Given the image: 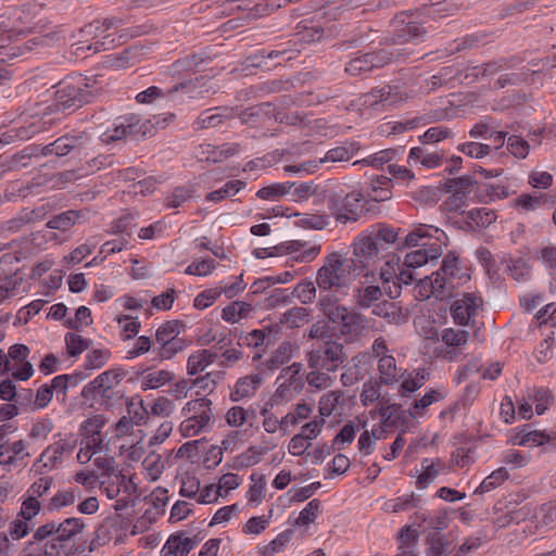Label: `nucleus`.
<instances>
[{"mask_svg":"<svg viewBox=\"0 0 556 556\" xmlns=\"http://www.w3.org/2000/svg\"><path fill=\"white\" fill-rule=\"evenodd\" d=\"M76 491L78 495H80V491L77 488L58 492L47 504V509L51 511L56 508L72 505L76 498Z\"/></svg>","mask_w":556,"mask_h":556,"instance_id":"13d9d810","label":"nucleus"},{"mask_svg":"<svg viewBox=\"0 0 556 556\" xmlns=\"http://www.w3.org/2000/svg\"><path fill=\"white\" fill-rule=\"evenodd\" d=\"M320 501L317 498L312 500L299 514L295 519V526H306L314 522L320 510Z\"/></svg>","mask_w":556,"mask_h":556,"instance_id":"4d7b16f0","label":"nucleus"},{"mask_svg":"<svg viewBox=\"0 0 556 556\" xmlns=\"http://www.w3.org/2000/svg\"><path fill=\"white\" fill-rule=\"evenodd\" d=\"M265 453L266 448L250 446L244 453L236 457L233 468L239 470L256 465Z\"/></svg>","mask_w":556,"mask_h":556,"instance_id":"e433bc0d","label":"nucleus"},{"mask_svg":"<svg viewBox=\"0 0 556 556\" xmlns=\"http://www.w3.org/2000/svg\"><path fill=\"white\" fill-rule=\"evenodd\" d=\"M350 275H354V267L340 252L328 254L323 266L316 273V286L319 294L346 288L350 282Z\"/></svg>","mask_w":556,"mask_h":556,"instance_id":"f03ea898","label":"nucleus"},{"mask_svg":"<svg viewBox=\"0 0 556 556\" xmlns=\"http://www.w3.org/2000/svg\"><path fill=\"white\" fill-rule=\"evenodd\" d=\"M412 55L413 51L407 47H384L365 53L357 52L345 63L344 72L352 77H367L375 70L393 62H405Z\"/></svg>","mask_w":556,"mask_h":556,"instance_id":"f257e3e1","label":"nucleus"},{"mask_svg":"<svg viewBox=\"0 0 556 556\" xmlns=\"http://www.w3.org/2000/svg\"><path fill=\"white\" fill-rule=\"evenodd\" d=\"M529 149V142L519 136L513 135L507 140V150L516 157L525 159Z\"/></svg>","mask_w":556,"mask_h":556,"instance_id":"774afa93","label":"nucleus"},{"mask_svg":"<svg viewBox=\"0 0 556 556\" xmlns=\"http://www.w3.org/2000/svg\"><path fill=\"white\" fill-rule=\"evenodd\" d=\"M93 323L91 311L87 306H79L75 313V318L65 320V327L75 331H81L84 327L90 326Z\"/></svg>","mask_w":556,"mask_h":556,"instance_id":"c03bdc74","label":"nucleus"},{"mask_svg":"<svg viewBox=\"0 0 556 556\" xmlns=\"http://www.w3.org/2000/svg\"><path fill=\"white\" fill-rule=\"evenodd\" d=\"M245 186H247V182L243 180H239V179L230 180V181L226 182L218 190H214V191L207 193L206 200L213 201V202H219L230 195L237 194L240 190L245 188Z\"/></svg>","mask_w":556,"mask_h":556,"instance_id":"c9c22d12","label":"nucleus"},{"mask_svg":"<svg viewBox=\"0 0 556 556\" xmlns=\"http://www.w3.org/2000/svg\"><path fill=\"white\" fill-rule=\"evenodd\" d=\"M361 146L357 141L345 142L343 146L336 147L330 149L324 157H321V162H343L349 161L354 156V154L359 150Z\"/></svg>","mask_w":556,"mask_h":556,"instance_id":"c756f323","label":"nucleus"},{"mask_svg":"<svg viewBox=\"0 0 556 556\" xmlns=\"http://www.w3.org/2000/svg\"><path fill=\"white\" fill-rule=\"evenodd\" d=\"M477 184V180L469 175H465L458 178H447L440 181V185L435 188H426V193L432 200L439 199L442 193H452V197L445 202L450 210L457 211L463 205V199L466 198L472 190V187Z\"/></svg>","mask_w":556,"mask_h":556,"instance_id":"423d86ee","label":"nucleus"},{"mask_svg":"<svg viewBox=\"0 0 556 556\" xmlns=\"http://www.w3.org/2000/svg\"><path fill=\"white\" fill-rule=\"evenodd\" d=\"M467 217L476 223L478 227L486 228L496 220V214L493 210L481 207L467 212Z\"/></svg>","mask_w":556,"mask_h":556,"instance_id":"603ef678","label":"nucleus"},{"mask_svg":"<svg viewBox=\"0 0 556 556\" xmlns=\"http://www.w3.org/2000/svg\"><path fill=\"white\" fill-rule=\"evenodd\" d=\"M430 282L431 293L439 300H446L453 296L455 282L440 269L427 278Z\"/></svg>","mask_w":556,"mask_h":556,"instance_id":"4be33fe9","label":"nucleus"},{"mask_svg":"<svg viewBox=\"0 0 556 556\" xmlns=\"http://www.w3.org/2000/svg\"><path fill=\"white\" fill-rule=\"evenodd\" d=\"M294 531L292 529H287L279 533L273 541H270L267 545H265L261 553L263 556H274L276 553L281 552L285 546L291 541L293 538Z\"/></svg>","mask_w":556,"mask_h":556,"instance_id":"37998d69","label":"nucleus"},{"mask_svg":"<svg viewBox=\"0 0 556 556\" xmlns=\"http://www.w3.org/2000/svg\"><path fill=\"white\" fill-rule=\"evenodd\" d=\"M30 350L24 344H14L9 349L8 357L14 362L13 377L18 380H27L33 375V365L26 362Z\"/></svg>","mask_w":556,"mask_h":556,"instance_id":"ddd939ff","label":"nucleus"},{"mask_svg":"<svg viewBox=\"0 0 556 556\" xmlns=\"http://www.w3.org/2000/svg\"><path fill=\"white\" fill-rule=\"evenodd\" d=\"M427 543L429 544V556H442L451 552L448 540L438 531L430 532L427 535Z\"/></svg>","mask_w":556,"mask_h":556,"instance_id":"58836bf2","label":"nucleus"},{"mask_svg":"<svg viewBox=\"0 0 556 556\" xmlns=\"http://www.w3.org/2000/svg\"><path fill=\"white\" fill-rule=\"evenodd\" d=\"M188 345V341L185 338H175L166 343H163L156 350L159 359H172L176 354L184 351Z\"/></svg>","mask_w":556,"mask_h":556,"instance_id":"a19ab883","label":"nucleus"},{"mask_svg":"<svg viewBox=\"0 0 556 556\" xmlns=\"http://www.w3.org/2000/svg\"><path fill=\"white\" fill-rule=\"evenodd\" d=\"M86 523L81 518L71 517L58 523L56 536L43 545V553L37 556H67L66 543L76 534L83 532Z\"/></svg>","mask_w":556,"mask_h":556,"instance_id":"0eeeda50","label":"nucleus"},{"mask_svg":"<svg viewBox=\"0 0 556 556\" xmlns=\"http://www.w3.org/2000/svg\"><path fill=\"white\" fill-rule=\"evenodd\" d=\"M430 237H432V233L428 232L424 227H418L407 233L404 238L399 236L397 250L417 247L421 239Z\"/></svg>","mask_w":556,"mask_h":556,"instance_id":"6e6d98bb","label":"nucleus"},{"mask_svg":"<svg viewBox=\"0 0 556 556\" xmlns=\"http://www.w3.org/2000/svg\"><path fill=\"white\" fill-rule=\"evenodd\" d=\"M518 58H500L497 60L489 61L482 64L481 76L489 77L502 70L511 68L518 62Z\"/></svg>","mask_w":556,"mask_h":556,"instance_id":"de8ad7c7","label":"nucleus"},{"mask_svg":"<svg viewBox=\"0 0 556 556\" xmlns=\"http://www.w3.org/2000/svg\"><path fill=\"white\" fill-rule=\"evenodd\" d=\"M338 302L339 299L330 293L320 295L318 300V307L320 312L333 324H340L343 318V314L348 309V307L340 305Z\"/></svg>","mask_w":556,"mask_h":556,"instance_id":"393cba45","label":"nucleus"},{"mask_svg":"<svg viewBox=\"0 0 556 556\" xmlns=\"http://www.w3.org/2000/svg\"><path fill=\"white\" fill-rule=\"evenodd\" d=\"M358 427L353 422L349 421L343 428L339 431V433L333 438L332 447H337V450H341V445L351 444L356 435Z\"/></svg>","mask_w":556,"mask_h":556,"instance_id":"052dcab7","label":"nucleus"},{"mask_svg":"<svg viewBox=\"0 0 556 556\" xmlns=\"http://www.w3.org/2000/svg\"><path fill=\"white\" fill-rule=\"evenodd\" d=\"M422 472L417 478V486L425 489L439 475V469L435 468V463L429 458H424L421 462Z\"/></svg>","mask_w":556,"mask_h":556,"instance_id":"bf43d9fd","label":"nucleus"},{"mask_svg":"<svg viewBox=\"0 0 556 556\" xmlns=\"http://www.w3.org/2000/svg\"><path fill=\"white\" fill-rule=\"evenodd\" d=\"M216 267V263L213 258H204L201 261L192 262L185 270L187 275L194 276H207Z\"/></svg>","mask_w":556,"mask_h":556,"instance_id":"338daca9","label":"nucleus"},{"mask_svg":"<svg viewBox=\"0 0 556 556\" xmlns=\"http://www.w3.org/2000/svg\"><path fill=\"white\" fill-rule=\"evenodd\" d=\"M117 384L114 379L113 370L109 369L87 383L83 388L80 395L86 402H91L90 406L92 407L93 401L97 400V393L109 392L110 389H114Z\"/></svg>","mask_w":556,"mask_h":556,"instance_id":"4468645a","label":"nucleus"},{"mask_svg":"<svg viewBox=\"0 0 556 556\" xmlns=\"http://www.w3.org/2000/svg\"><path fill=\"white\" fill-rule=\"evenodd\" d=\"M181 328H185V324L180 320H168L161 325L155 333V340L159 345L174 340L179 337Z\"/></svg>","mask_w":556,"mask_h":556,"instance_id":"f704fd0d","label":"nucleus"},{"mask_svg":"<svg viewBox=\"0 0 556 556\" xmlns=\"http://www.w3.org/2000/svg\"><path fill=\"white\" fill-rule=\"evenodd\" d=\"M482 303V299L476 294L464 293L463 298L454 301L451 306L454 321L460 326L468 325L469 320L476 316L477 309Z\"/></svg>","mask_w":556,"mask_h":556,"instance_id":"9d476101","label":"nucleus"},{"mask_svg":"<svg viewBox=\"0 0 556 556\" xmlns=\"http://www.w3.org/2000/svg\"><path fill=\"white\" fill-rule=\"evenodd\" d=\"M551 439L552 434L545 431L533 430L530 424H526L515 435L514 444L520 446L547 444L546 450H551Z\"/></svg>","mask_w":556,"mask_h":556,"instance_id":"a211bd4d","label":"nucleus"},{"mask_svg":"<svg viewBox=\"0 0 556 556\" xmlns=\"http://www.w3.org/2000/svg\"><path fill=\"white\" fill-rule=\"evenodd\" d=\"M363 194L352 191L331 192L327 198V207L334 219L340 224L355 223L362 217Z\"/></svg>","mask_w":556,"mask_h":556,"instance_id":"39448f33","label":"nucleus"},{"mask_svg":"<svg viewBox=\"0 0 556 556\" xmlns=\"http://www.w3.org/2000/svg\"><path fill=\"white\" fill-rule=\"evenodd\" d=\"M463 8L460 0H443L426 7L425 13L431 18H443L454 15Z\"/></svg>","mask_w":556,"mask_h":556,"instance_id":"cd10ccee","label":"nucleus"},{"mask_svg":"<svg viewBox=\"0 0 556 556\" xmlns=\"http://www.w3.org/2000/svg\"><path fill=\"white\" fill-rule=\"evenodd\" d=\"M262 382L263 377L261 374L239 378L236 382L235 390L230 393V400L232 402H239L244 397L254 395Z\"/></svg>","mask_w":556,"mask_h":556,"instance_id":"412c9836","label":"nucleus"},{"mask_svg":"<svg viewBox=\"0 0 556 556\" xmlns=\"http://www.w3.org/2000/svg\"><path fill=\"white\" fill-rule=\"evenodd\" d=\"M405 15L406 13L402 12L393 20L395 29L392 35L393 45L390 47H400V45L408 42L409 40H418L426 34V29L421 24L412 21L405 22V20L402 18Z\"/></svg>","mask_w":556,"mask_h":556,"instance_id":"1a4fd4ad","label":"nucleus"},{"mask_svg":"<svg viewBox=\"0 0 556 556\" xmlns=\"http://www.w3.org/2000/svg\"><path fill=\"white\" fill-rule=\"evenodd\" d=\"M67 353L71 357L80 355L85 350L89 349L92 341L83 338L80 334L68 332L65 336Z\"/></svg>","mask_w":556,"mask_h":556,"instance_id":"49530a36","label":"nucleus"},{"mask_svg":"<svg viewBox=\"0 0 556 556\" xmlns=\"http://www.w3.org/2000/svg\"><path fill=\"white\" fill-rule=\"evenodd\" d=\"M89 141V135L81 131L77 135H64L52 142L56 157L67 155L73 151H79Z\"/></svg>","mask_w":556,"mask_h":556,"instance_id":"f3484780","label":"nucleus"},{"mask_svg":"<svg viewBox=\"0 0 556 556\" xmlns=\"http://www.w3.org/2000/svg\"><path fill=\"white\" fill-rule=\"evenodd\" d=\"M459 258L455 252L450 251L445 257L443 258L440 270L448 276L451 279H462L464 274L462 269L458 267Z\"/></svg>","mask_w":556,"mask_h":556,"instance_id":"864d4df0","label":"nucleus"},{"mask_svg":"<svg viewBox=\"0 0 556 556\" xmlns=\"http://www.w3.org/2000/svg\"><path fill=\"white\" fill-rule=\"evenodd\" d=\"M296 42L286 41L279 42L275 46L274 49H270L266 52V56L269 60L278 59L281 56H286V60H291L295 58V55L300 52L296 48Z\"/></svg>","mask_w":556,"mask_h":556,"instance_id":"5fc2aeb1","label":"nucleus"},{"mask_svg":"<svg viewBox=\"0 0 556 556\" xmlns=\"http://www.w3.org/2000/svg\"><path fill=\"white\" fill-rule=\"evenodd\" d=\"M78 218V213L76 211H67L54 215L46 225V229L37 231V248H40L41 241L39 239L45 240V242L56 240V233L51 231L52 229H58L61 231H66L76 223Z\"/></svg>","mask_w":556,"mask_h":556,"instance_id":"f8f14e48","label":"nucleus"},{"mask_svg":"<svg viewBox=\"0 0 556 556\" xmlns=\"http://www.w3.org/2000/svg\"><path fill=\"white\" fill-rule=\"evenodd\" d=\"M470 337L467 330H454L453 328L445 329L442 334V341L447 346H460L467 343Z\"/></svg>","mask_w":556,"mask_h":556,"instance_id":"69168bd1","label":"nucleus"},{"mask_svg":"<svg viewBox=\"0 0 556 556\" xmlns=\"http://www.w3.org/2000/svg\"><path fill=\"white\" fill-rule=\"evenodd\" d=\"M217 358V353L211 352L210 350H201L192 353L187 363V372L190 376H195L200 371L204 370L205 367L213 364Z\"/></svg>","mask_w":556,"mask_h":556,"instance_id":"c85d7f7f","label":"nucleus"},{"mask_svg":"<svg viewBox=\"0 0 556 556\" xmlns=\"http://www.w3.org/2000/svg\"><path fill=\"white\" fill-rule=\"evenodd\" d=\"M35 516V496L29 495L23 503L18 517L10 526V534L14 540H18L28 533L27 521Z\"/></svg>","mask_w":556,"mask_h":556,"instance_id":"dca6fc26","label":"nucleus"},{"mask_svg":"<svg viewBox=\"0 0 556 556\" xmlns=\"http://www.w3.org/2000/svg\"><path fill=\"white\" fill-rule=\"evenodd\" d=\"M381 253L370 239L368 232L358 236L353 243V256L348 258L354 267V276H359L370 262L379 260Z\"/></svg>","mask_w":556,"mask_h":556,"instance_id":"6e6552de","label":"nucleus"},{"mask_svg":"<svg viewBox=\"0 0 556 556\" xmlns=\"http://www.w3.org/2000/svg\"><path fill=\"white\" fill-rule=\"evenodd\" d=\"M344 345L337 340L316 341L306 355L312 369L336 371L346 361Z\"/></svg>","mask_w":556,"mask_h":556,"instance_id":"20e7f679","label":"nucleus"},{"mask_svg":"<svg viewBox=\"0 0 556 556\" xmlns=\"http://www.w3.org/2000/svg\"><path fill=\"white\" fill-rule=\"evenodd\" d=\"M174 377L175 376L172 371L165 369L150 372L143 377L141 388L144 391L149 389H157L164 386L165 383L172 381Z\"/></svg>","mask_w":556,"mask_h":556,"instance_id":"79ce46f5","label":"nucleus"},{"mask_svg":"<svg viewBox=\"0 0 556 556\" xmlns=\"http://www.w3.org/2000/svg\"><path fill=\"white\" fill-rule=\"evenodd\" d=\"M295 182H283V184H274L267 187L261 188L256 192V197L262 200H275L287 194L293 187Z\"/></svg>","mask_w":556,"mask_h":556,"instance_id":"a18cd8bd","label":"nucleus"},{"mask_svg":"<svg viewBox=\"0 0 556 556\" xmlns=\"http://www.w3.org/2000/svg\"><path fill=\"white\" fill-rule=\"evenodd\" d=\"M76 446V441L73 443L59 441L55 442L54 445L49 446L43 451L40 455V459H37L38 463H42V467L52 468L55 465V462L65 453H71Z\"/></svg>","mask_w":556,"mask_h":556,"instance_id":"bb28decb","label":"nucleus"},{"mask_svg":"<svg viewBox=\"0 0 556 556\" xmlns=\"http://www.w3.org/2000/svg\"><path fill=\"white\" fill-rule=\"evenodd\" d=\"M105 421L103 415H94L86 419L80 426V434L86 438L101 434V429L104 427Z\"/></svg>","mask_w":556,"mask_h":556,"instance_id":"680f3d73","label":"nucleus"},{"mask_svg":"<svg viewBox=\"0 0 556 556\" xmlns=\"http://www.w3.org/2000/svg\"><path fill=\"white\" fill-rule=\"evenodd\" d=\"M316 281L303 280L295 286L290 294L296 296L303 304H308L316 298Z\"/></svg>","mask_w":556,"mask_h":556,"instance_id":"3c124183","label":"nucleus"},{"mask_svg":"<svg viewBox=\"0 0 556 556\" xmlns=\"http://www.w3.org/2000/svg\"><path fill=\"white\" fill-rule=\"evenodd\" d=\"M294 349H296L295 344L283 341L264 365L271 371L278 369L292 358Z\"/></svg>","mask_w":556,"mask_h":556,"instance_id":"7c9ffc66","label":"nucleus"},{"mask_svg":"<svg viewBox=\"0 0 556 556\" xmlns=\"http://www.w3.org/2000/svg\"><path fill=\"white\" fill-rule=\"evenodd\" d=\"M554 205H556V199L542 192L521 193L515 200V206L520 207L526 212L535 211L542 207L549 210Z\"/></svg>","mask_w":556,"mask_h":556,"instance_id":"6ab92c4d","label":"nucleus"},{"mask_svg":"<svg viewBox=\"0 0 556 556\" xmlns=\"http://www.w3.org/2000/svg\"><path fill=\"white\" fill-rule=\"evenodd\" d=\"M401 228H394L386 224H377L368 232L370 239L377 245L378 251L382 254L388 251L392 245L397 248L399 235Z\"/></svg>","mask_w":556,"mask_h":556,"instance_id":"2eb2a0df","label":"nucleus"},{"mask_svg":"<svg viewBox=\"0 0 556 556\" xmlns=\"http://www.w3.org/2000/svg\"><path fill=\"white\" fill-rule=\"evenodd\" d=\"M84 85L83 75L60 80L59 77L52 79L51 87L58 88L53 96V101L47 104L51 112L61 110L77 109L90 102V93L81 91Z\"/></svg>","mask_w":556,"mask_h":556,"instance_id":"7ed1b4c3","label":"nucleus"},{"mask_svg":"<svg viewBox=\"0 0 556 556\" xmlns=\"http://www.w3.org/2000/svg\"><path fill=\"white\" fill-rule=\"evenodd\" d=\"M109 36H104L102 40H97L92 43H88V39H76L72 47L74 48V54L80 55L85 51H93V53H98L104 50H109L113 47L114 39L109 40Z\"/></svg>","mask_w":556,"mask_h":556,"instance_id":"72a5a7b5","label":"nucleus"},{"mask_svg":"<svg viewBox=\"0 0 556 556\" xmlns=\"http://www.w3.org/2000/svg\"><path fill=\"white\" fill-rule=\"evenodd\" d=\"M137 53L134 49H126L119 53L110 55L109 63L115 70L131 66L135 63Z\"/></svg>","mask_w":556,"mask_h":556,"instance_id":"0e129e2a","label":"nucleus"},{"mask_svg":"<svg viewBox=\"0 0 556 556\" xmlns=\"http://www.w3.org/2000/svg\"><path fill=\"white\" fill-rule=\"evenodd\" d=\"M182 533L178 532L175 534H172L165 546L164 549H168L166 555H173V556H188L191 549H193L198 543L201 541L198 535H195L193 539L185 538L182 539Z\"/></svg>","mask_w":556,"mask_h":556,"instance_id":"5701e85b","label":"nucleus"},{"mask_svg":"<svg viewBox=\"0 0 556 556\" xmlns=\"http://www.w3.org/2000/svg\"><path fill=\"white\" fill-rule=\"evenodd\" d=\"M396 269L394 270V277L396 278L397 282H395V294H393V291H389L390 298H396L400 294L401 285L404 283L406 286L413 283L416 279L414 273L412 271L413 268H408L403 264H400V258L397 257L396 262Z\"/></svg>","mask_w":556,"mask_h":556,"instance_id":"09e8293b","label":"nucleus"},{"mask_svg":"<svg viewBox=\"0 0 556 556\" xmlns=\"http://www.w3.org/2000/svg\"><path fill=\"white\" fill-rule=\"evenodd\" d=\"M111 357V351L108 349H94L85 357V369H98L103 367Z\"/></svg>","mask_w":556,"mask_h":556,"instance_id":"8fccbe9b","label":"nucleus"},{"mask_svg":"<svg viewBox=\"0 0 556 556\" xmlns=\"http://www.w3.org/2000/svg\"><path fill=\"white\" fill-rule=\"evenodd\" d=\"M236 115V108L217 106L214 109H207L200 113L193 122L192 127L194 130L215 128L222 125L225 121L233 118Z\"/></svg>","mask_w":556,"mask_h":556,"instance_id":"9b49d317","label":"nucleus"},{"mask_svg":"<svg viewBox=\"0 0 556 556\" xmlns=\"http://www.w3.org/2000/svg\"><path fill=\"white\" fill-rule=\"evenodd\" d=\"M287 244L289 247L288 254L302 251L300 255L295 256L296 262H312L319 255L321 250V247L319 244H315L309 247L308 249H304L307 245V243L301 240H290L287 241Z\"/></svg>","mask_w":556,"mask_h":556,"instance_id":"473e14b6","label":"nucleus"},{"mask_svg":"<svg viewBox=\"0 0 556 556\" xmlns=\"http://www.w3.org/2000/svg\"><path fill=\"white\" fill-rule=\"evenodd\" d=\"M441 255V245L433 244L428 249H419L407 253L404 258V265L408 268L416 269L426 265L429 261L439 258Z\"/></svg>","mask_w":556,"mask_h":556,"instance_id":"aec40b11","label":"nucleus"},{"mask_svg":"<svg viewBox=\"0 0 556 556\" xmlns=\"http://www.w3.org/2000/svg\"><path fill=\"white\" fill-rule=\"evenodd\" d=\"M60 112H51L47 105L40 110V118L37 121V134H43L61 122Z\"/></svg>","mask_w":556,"mask_h":556,"instance_id":"e2e57ef3","label":"nucleus"},{"mask_svg":"<svg viewBox=\"0 0 556 556\" xmlns=\"http://www.w3.org/2000/svg\"><path fill=\"white\" fill-rule=\"evenodd\" d=\"M378 370L383 384H392L396 379V362L392 355H384L379 359Z\"/></svg>","mask_w":556,"mask_h":556,"instance_id":"ea45409f","label":"nucleus"},{"mask_svg":"<svg viewBox=\"0 0 556 556\" xmlns=\"http://www.w3.org/2000/svg\"><path fill=\"white\" fill-rule=\"evenodd\" d=\"M509 478L508 471L501 467L489 475L476 489L475 494H483L500 486L505 480Z\"/></svg>","mask_w":556,"mask_h":556,"instance_id":"4c0bfd02","label":"nucleus"},{"mask_svg":"<svg viewBox=\"0 0 556 556\" xmlns=\"http://www.w3.org/2000/svg\"><path fill=\"white\" fill-rule=\"evenodd\" d=\"M365 318L362 314L349 311L343 314L341 319V333L344 336L359 334L365 327Z\"/></svg>","mask_w":556,"mask_h":556,"instance_id":"2f4dec72","label":"nucleus"},{"mask_svg":"<svg viewBox=\"0 0 556 556\" xmlns=\"http://www.w3.org/2000/svg\"><path fill=\"white\" fill-rule=\"evenodd\" d=\"M372 314L387 319L389 323L401 325L407 321L408 316L403 313L402 307L390 301H382L372 307Z\"/></svg>","mask_w":556,"mask_h":556,"instance_id":"a878e982","label":"nucleus"},{"mask_svg":"<svg viewBox=\"0 0 556 556\" xmlns=\"http://www.w3.org/2000/svg\"><path fill=\"white\" fill-rule=\"evenodd\" d=\"M118 119H123L127 128L128 136L132 139H139L146 136H151L154 130V125L149 119H143L139 115L128 114Z\"/></svg>","mask_w":556,"mask_h":556,"instance_id":"b1692460","label":"nucleus"}]
</instances>
